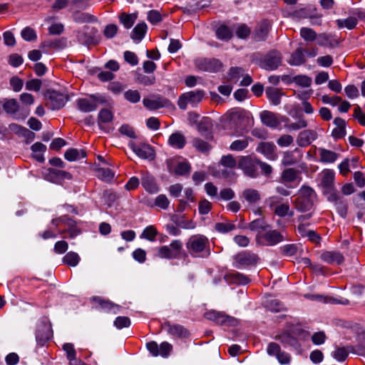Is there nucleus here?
<instances>
[{
    "label": "nucleus",
    "instance_id": "f257e3e1",
    "mask_svg": "<svg viewBox=\"0 0 365 365\" xmlns=\"http://www.w3.org/2000/svg\"><path fill=\"white\" fill-rule=\"evenodd\" d=\"M186 248L192 257H207L210 255V241L204 235H195L190 237Z\"/></svg>",
    "mask_w": 365,
    "mask_h": 365
},
{
    "label": "nucleus",
    "instance_id": "f03ea898",
    "mask_svg": "<svg viewBox=\"0 0 365 365\" xmlns=\"http://www.w3.org/2000/svg\"><path fill=\"white\" fill-rule=\"evenodd\" d=\"M317 194L314 190L309 186L303 185L299 190L298 197L294 200V208L301 212L310 211L314 204Z\"/></svg>",
    "mask_w": 365,
    "mask_h": 365
},
{
    "label": "nucleus",
    "instance_id": "7ed1b4c3",
    "mask_svg": "<svg viewBox=\"0 0 365 365\" xmlns=\"http://www.w3.org/2000/svg\"><path fill=\"white\" fill-rule=\"evenodd\" d=\"M204 96L205 91L202 90H195L184 93L179 96L178 106L181 110H185L187 109L188 104L192 107L196 106L202 101Z\"/></svg>",
    "mask_w": 365,
    "mask_h": 365
},
{
    "label": "nucleus",
    "instance_id": "20e7f679",
    "mask_svg": "<svg viewBox=\"0 0 365 365\" xmlns=\"http://www.w3.org/2000/svg\"><path fill=\"white\" fill-rule=\"evenodd\" d=\"M233 266L237 269L255 266L259 260L257 254L250 251H242L233 257Z\"/></svg>",
    "mask_w": 365,
    "mask_h": 365
},
{
    "label": "nucleus",
    "instance_id": "39448f33",
    "mask_svg": "<svg viewBox=\"0 0 365 365\" xmlns=\"http://www.w3.org/2000/svg\"><path fill=\"white\" fill-rule=\"evenodd\" d=\"M46 106L53 110H60L68 101L67 95L53 90H48L45 95Z\"/></svg>",
    "mask_w": 365,
    "mask_h": 365
},
{
    "label": "nucleus",
    "instance_id": "423d86ee",
    "mask_svg": "<svg viewBox=\"0 0 365 365\" xmlns=\"http://www.w3.org/2000/svg\"><path fill=\"white\" fill-rule=\"evenodd\" d=\"M259 160L250 156H243L240 158L238 167L242 170L247 176L256 178L259 176L258 168Z\"/></svg>",
    "mask_w": 365,
    "mask_h": 365
},
{
    "label": "nucleus",
    "instance_id": "0eeeda50",
    "mask_svg": "<svg viewBox=\"0 0 365 365\" xmlns=\"http://www.w3.org/2000/svg\"><path fill=\"white\" fill-rule=\"evenodd\" d=\"M98 103H105V100L98 95H91L89 98H81L76 100L78 109L83 113L95 111L98 108Z\"/></svg>",
    "mask_w": 365,
    "mask_h": 365
},
{
    "label": "nucleus",
    "instance_id": "6e6552de",
    "mask_svg": "<svg viewBox=\"0 0 365 365\" xmlns=\"http://www.w3.org/2000/svg\"><path fill=\"white\" fill-rule=\"evenodd\" d=\"M143 106L150 110H155L162 108H169L173 106L172 102L160 95H153L149 98L143 99Z\"/></svg>",
    "mask_w": 365,
    "mask_h": 365
},
{
    "label": "nucleus",
    "instance_id": "1a4fd4ad",
    "mask_svg": "<svg viewBox=\"0 0 365 365\" xmlns=\"http://www.w3.org/2000/svg\"><path fill=\"white\" fill-rule=\"evenodd\" d=\"M88 26H84L81 31H78L76 34L78 41L85 46H89L90 45H97L100 43L101 38L97 36V29L93 28L91 32H88Z\"/></svg>",
    "mask_w": 365,
    "mask_h": 365
},
{
    "label": "nucleus",
    "instance_id": "9d476101",
    "mask_svg": "<svg viewBox=\"0 0 365 365\" xmlns=\"http://www.w3.org/2000/svg\"><path fill=\"white\" fill-rule=\"evenodd\" d=\"M205 317L206 319L222 326H236L238 324L235 318L215 310L206 312Z\"/></svg>",
    "mask_w": 365,
    "mask_h": 365
},
{
    "label": "nucleus",
    "instance_id": "9b49d317",
    "mask_svg": "<svg viewBox=\"0 0 365 365\" xmlns=\"http://www.w3.org/2000/svg\"><path fill=\"white\" fill-rule=\"evenodd\" d=\"M257 240H263L266 245L274 246L284 241L285 236L282 232L269 228L265 232L257 234Z\"/></svg>",
    "mask_w": 365,
    "mask_h": 365
},
{
    "label": "nucleus",
    "instance_id": "f8f14e48",
    "mask_svg": "<svg viewBox=\"0 0 365 365\" xmlns=\"http://www.w3.org/2000/svg\"><path fill=\"white\" fill-rule=\"evenodd\" d=\"M282 55L277 51H272L267 53L260 62L259 66L267 71L277 69L282 63Z\"/></svg>",
    "mask_w": 365,
    "mask_h": 365
},
{
    "label": "nucleus",
    "instance_id": "ddd939ff",
    "mask_svg": "<svg viewBox=\"0 0 365 365\" xmlns=\"http://www.w3.org/2000/svg\"><path fill=\"white\" fill-rule=\"evenodd\" d=\"M146 347L153 356H160L163 358H167L173 349V346L167 341L158 346L156 341H152L146 344Z\"/></svg>",
    "mask_w": 365,
    "mask_h": 365
},
{
    "label": "nucleus",
    "instance_id": "4468645a",
    "mask_svg": "<svg viewBox=\"0 0 365 365\" xmlns=\"http://www.w3.org/2000/svg\"><path fill=\"white\" fill-rule=\"evenodd\" d=\"M91 301L94 304V307L98 310L117 314L120 309V306L118 304H114L110 300L105 299L101 297H93Z\"/></svg>",
    "mask_w": 365,
    "mask_h": 365
},
{
    "label": "nucleus",
    "instance_id": "2eb2a0df",
    "mask_svg": "<svg viewBox=\"0 0 365 365\" xmlns=\"http://www.w3.org/2000/svg\"><path fill=\"white\" fill-rule=\"evenodd\" d=\"M57 221H65L64 225L67 226L66 229L59 231L61 235L68 233L71 238H74L81 233V230L76 227V222L68 216L63 215L58 218L53 219L51 223L57 224Z\"/></svg>",
    "mask_w": 365,
    "mask_h": 365
},
{
    "label": "nucleus",
    "instance_id": "dca6fc26",
    "mask_svg": "<svg viewBox=\"0 0 365 365\" xmlns=\"http://www.w3.org/2000/svg\"><path fill=\"white\" fill-rule=\"evenodd\" d=\"M195 64L197 68L204 71L217 72L222 68V63L218 59L199 58L195 60Z\"/></svg>",
    "mask_w": 365,
    "mask_h": 365
},
{
    "label": "nucleus",
    "instance_id": "f3484780",
    "mask_svg": "<svg viewBox=\"0 0 365 365\" xmlns=\"http://www.w3.org/2000/svg\"><path fill=\"white\" fill-rule=\"evenodd\" d=\"M319 259L325 263L331 265H340L344 261L343 255L336 250L331 251H322L319 253Z\"/></svg>",
    "mask_w": 365,
    "mask_h": 365
},
{
    "label": "nucleus",
    "instance_id": "a211bd4d",
    "mask_svg": "<svg viewBox=\"0 0 365 365\" xmlns=\"http://www.w3.org/2000/svg\"><path fill=\"white\" fill-rule=\"evenodd\" d=\"M132 150L140 158L153 160L155 158V151L148 144L135 145L134 143H130Z\"/></svg>",
    "mask_w": 365,
    "mask_h": 365
},
{
    "label": "nucleus",
    "instance_id": "6ab92c4d",
    "mask_svg": "<svg viewBox=\"0 0 365 365\" xmlns=\"http://www.w3.org/2000/svg\"><path fill=\"white\" fill-rule=\"evenodd\" d=\"M162 327L173 337L183 339L189 336L188 331L180 324H172L170 322H165L162 324Z\"/></svg>",
    "mask_w": 365,
    "mask_h": 365
},
{
    "label": "nucleus",
    "instance_id": "aec40b11",
    "mask_svg": "<svg viewBox=\"0 0 365 365\" xmlns=\"http://www.w3.org/2000/svg\"><path fill=\"white\" fill-rule=\"evenodd\" d=\"M72 175L64 170L49 168L46 179L51 182L61 184L64 180H71Z\"/></svg>",
    "mask_w": 365,
    "mask_h": 365
},
{
    "label": "nucleus",
    "instance_id": "412c9836",
    "mask_svg": "<svg viewBox=\"0 0 365 365\" xmlns=\"http://www.w3.org/2000/svg\"><path fill=\"white\" fill-rule=\"evenodd\" d=\"M270 29V23L267 20L259 22L253 33L252 38L255 41H264L267 39Z\"/></svg>",
    "mask_w": 365,
    "mask_h": 365
},
{
    "label": "nucleus",
    "instance_id": "4be33fe9",
    "mask_svg": "<svg viewBox=\"0 0 365 365\" xmlns=\"http://www.w3.org/2000/svg\"><path fill=\"white\" fill-rule=\"evenodd\" d=\"M186 138L180 131L173 133L168 138V144L175 149H182L186 145Z\"/></svg>",
    "mask_w": 365,
    "mask_h": 365
},
{
    "label": "nucleus",
    "instance_id": "5701e85b",
    "mask_svg": "<svg viewBox=\"0 0 365 365\" xmlns=\"http://www.w3.org/2000/svg\"><path fill=\"white\" fill-rule=\"evenodd\" d=\"M334 173L331 170H324L320 177L319 185L323 191H329L330 189L334 187Z\"/></svg>",
    "mask_w": 365,
    "mask_h": 365
},
{
    "label": "nucleus",
    "instance_id": "b1692460",
    "mask_svg": "<svg viewBox=\"0 0 365 365\" xmlns=\"http://www.w3.org/2000/svg\"><path fill=\"white\" fill-rule=\"evenodd\" d=\"M262 123L271 128H276L279 125L280 121L277 115L269 110H263L259 115Z\"/></svg>",
    "mask_w": 365,
    "mask_h": 365
},
{
    "label": "nucleus",
    "instance_id": "393cba45",
    "mask_svg": "<svg viewBox=\"0 0 365 365\" xmlns=\"http://www.w3.org/2000/svg\"><path fill=\"white\" fill-rule=\"evenodd\" d=\"M51 331L50 327L45 324H41L36 333V342L40 346H43L51 338Z\"/></svg>",
    "mask_w": 365,
    "mask_h": 365
},
{
    "label": "nucleus",
    "instance_id": "a878e982",
    "mask_svg": "<svg viewBox=\"0 0 365 365\" xmlns=\"http://www.w3.org/2000/svg\"><path fill=\"white\" fill-rule=\"evenodd\" d=\"M141 184L149 193L154 194L158 192V187L154 177L148 173L143 174Z\"/></svg>",
    "mask_w": 365,
    "mask_h": 365
},
{
    "label": "nucleus",
    "instance_id": "bb28decb",
    "mask_svg": "<svg viewBox=\"0 0 365 365\" xmlns=\"http://www.w3.org/2000/svg\"><path fill=\"white\" fill-rule=\"evenodd\" d=\"M225 279L229 283L238 284L241 285L247 284L250 282L248 277L237 272L227 273L225 275Z\"/></svg>",
    "mask_w": 365,
    "mask_h": 365
},
{
    "label": "nucleus",
    "instance_id": "cd10ccee",
    "mask_svg": "<svg viewBox=\"0 0 365 365\" xmlns=\"http://www.w3.org/2000/svg\"><path fill=\"white\" fill-rule=\"evenodd\" d=\"M317 138V133L312 130H305L299 133L297 143L301 147H305Z\"/></svg>",
    "mask_w": 365,
    "mask_h": 365
},
{
    "label": "nucleus",
    "instance_id": "c85d7f7f",
    "mask_svg": "<svg viewBox=\"0 0 365 365\" xmlns=\"http://www.w3.org/2000/svg\"><path fill=\"white\" fill-rule=\"evenodd\" d=\"M334 124L336 125V128L333 129L331 132V136L335 139H340L344 138L346 135L345 120L341 118H336L334 120Z\"/></svg>",
    "mask_w": 365,
    "mask_h": 365
},
{
    "label": "nucleus",
    "instance_id": "c756f323",
    "mask_svg": "<svg viewBox=\"0 0 365 365\" xmlns=\"http://www.w3.org/2000/svg\"><path fill=\"white\" fill-rule=\"evenodd\" d=\"M306 61L304 50L302 47L297 48L291 55L288 63L292 66H300Z\"/></svg>",
    "mask_w": 365,
    "mask_h": 365
},
{
    "label": "nucleus",
    "instance_id": "7c9ffc66",
    "mask_svg": "<svg viewBox=\"0 0 365 365\" xmlns=\"http://www.w3.org/2000/svg\"><path fill=\"white\" fill-rule=\"evenodd\" d=\"M67 41L65 38H56L53 40H46L41 44V48L62 49L66 47Z\"/></svg>",
    "mask_w": 365,
    "mask_h": 365
},
{
    "label": "nucleus",
    "instance_id": "2f4dec72",
    "mask_svg": "<svg viewBox=\"0 0 365 365\" xmlns=\"http://www.w3.org/2000/svg\"><path fill=\"white\" fill-rule=\"evenodd\" d=\"M86 157V152L84 150L70 148L64 153V158L68 161H76Z\"/></svg>",
    "mask_w": 365,
    "mask_h": 365
},
{
    "label": "nucleus",
    "instance_id": "473e14b6",
    "mask_svg": "<svg viewBox=\"0 0 365 365\" xmlns=\"http://www.w3.org/2000/svg\"><path fill=\"white\" fill-rule=\"evenodd\" d=\"M212 121L209 117H202L198 124L196 125L197 131L201 135L210 133L212 128Z\"/></svg>",
    "mask_w": 365,
    "mask_h": 365
},
{
    "label": "nucleus",
    "instance_id": "72a5a7b5",
    "mask_svg": "<svg viewBox=\"0 0 365 365\" xmlns=\"http://www.w3.org/2000/svg\"><path fill=\"white\" fill-rule=\"evenodd\" d=\"M248 227L252 231H257V234H262L270 228V225L263 219H256L249 224Z\"/></svg>",
    "mask_w": 365,
    "mask_h": 365
},
{
    "label": "nucleus",
    "instance_id": "f704fd0d",
    "mask_svg": "<svg viewBox=\"0 0 365 365\" xmlns=\"http://www.w3.org/2000/svg\"><path fill=\"white\" fill-rule=\"evenodd\" d=\"M147 29L148 27L145 22L138 24L132 31L131 38L133 41H140L144 38Z\"/></svg>",
    "mask_w": 365,
    "mask_h": 365
},
{
    "label": "nucleus",
    "instance_id": "c9c22d12",
    "mask_svg": "<svg viewBox=\"0 0 365 365\" xmlns=\"http://www.w3.org/2000/svg\"><path fill=\"white\" fill-rule=\"evenodd\" d=\"M265 94L269 101L274 105L278 106L281 103V93L279 90L273 87H268L265 91Z\"/></svg>",
    "mask_w": 365,
    "mask_h": 365
},
{
    "label": "nucleus",
    "instance_id": "e433bc0d",
    "mask_svg": "<svg viewBox=\"0 0 365 365\" xmlns=\"http://www.w3.org/2000/svg\"><path fill=\"white\" fill-rule=\"evenodd\" d=\"M34 158L39 162H43V153L46 150V146L40 142L35 143L31 148Z\"/></svg>",
    "mask_w": 365,
    "mask_h": 365
},
{
    "label": "nucleus",
    "instance_id": "4c0bfd02",
    "mask_svg": "<svg viewBox=\"0 0 365 365\" xmlns=\"http://www.w3.org/2000/svg\"><path fill=\"white\" fill-rule=\"evenodd\" d=\"M352 346H348L346 347H337L336 350L332 352L331 356L338 361H344L349 356V353L351 352Z\"/></svg>",
    "mask_w": 365,
    "mask_h": 365
},
{
    "label": "nucleus",
    "instance_id": "58836bf2",
    "mask_svg": "<svg viewBox=\"0 0 365 365\" xmlns=\"http://www.w3.org/2000/svg\"><path fill=\"white\" fill-rule=\"evenodd\" d=\"M275 339L279 340L282 344L294 347L298 346V340L297 338L291 335L289 333L284 332L275 336Z\"/></svg>",
    "mask_w": 365,
    "mask_h": 365
},
{
    "label": "nucleus",
    "instance_id": "ea45409f",
    "mask_svg": "<svg viewBox=\"0 0 365 365\" xmlns=\"http://www.w3.org/2000/svg\"><path fill=\"white\" fill-rule=\"evenodd\" d=\"M215 34L220 40L227 41L232 38V31L225 25H220L215 31Z\"/></svg>",
    "mask_w": 365,
    "mask_h": 365
},
{
    "label": "nucleus",
    "instance_id": "a19ab883",
    "mask_svg": "<svg viewBox=\"0 0 365 365\" xmlns=\"http://www.w3.org/2000/svg\"><path fill=\"white\" fill-rule=\"evenodd\" d=\"M3 108L8 114H14L19 109V105L15 98L4 99Z\"/></svg>",
    "mask_w": 365,
    "mask_h": 365
},
{
    "label": "nucleus",
    "instance_id": "79ce46f5",
    "mask_svg": "<svg viewBox=\"0 0 365 365\" xmlns=\"http://www.w3.org/2000/svg\"><path fill=\"white\" fill-rule=\"evenodd\" d=\"M299 174V171L297 170L294 168H287L282 173V181L287 183L292 182L297 179Z\"/></svg>",
    "mask_w": 365,
    "mask_h": 365
},
{
    "label": "nucleus",
    "instance_id": "37998d69",
    "mask_svg": "<svg viewBox=\"0 0 365 365\" xmlns=\"http://www.w3.org/2000/svg\"><path fill=\"white\" fill-rule=\"evenodd\" d=\"M320 160L326 163H332L336 161L338 154L334 151L324 148L319 149Z\"/></svg>",
    "mask_w": 365,
    "mask_h": 365
},
{
    "label": "nucleus",
    "instance_id": "c03bdc74",
    "mask_svg": "<svg viewBox=\"0 0 365 365\" xmlns=\"http://www.w3.org/2000/svg\"><path fill=\"white\" fill-rule=\"evenodd\" d=\"M192 146L202 153H208L212 149V145L207 142L199 138H195L192 141Z\"/></svg>",
    "mask_w": 365,
    "mask_h": 365
},
{
    "label": "nucleus",
    "instance_id": "a18cd8bd",
    "mask_svg": "<svg viewBox=\"0 0 365 365\" xmlns=\"http://www.w3.org/2000/svg\"><path fill=\"white\" fill-rule=\"evenodd\" d=\"M242 197L250 204H255L259 201L261 195L258 190L255 189H246L242 192Z\"/></svg>",
    "mask_w": 365,
    "mask_h": 365
},
{
    "label": "nucleus",
    "instance_id": "49530a36",
    "mask_svg": "<svg viewBox=\"0 0 365 365\" xmlns=\"http://www.w3.org/2000/svg\"><path fill=\"white\" fill-rule=\"evenodd\" d=\"M336 23L339 29L346 27V29L351 30L357 25L358 20L356 17L349 16L346 19H337Z\"/></svg>",
    "mask_w": 365,
    "mask_h": 365
},
{
    "label": "nucleus",
    "instance_id": "de8ad7c7",
    "mask_svg": "<svg viewBox=\"0 0 365 365\" xmlns=\"http://www.w3.org/2000/svg\"><path fill=\"white\" fill-rule=\"evenodd\" d=\"M174 222L178 227L185 230H192L196 227V223L193 220H187L184 216L178 217Z\"/></svg>",
    "mask_w": 365,
    "mask_h": 365
},
{
    "label": "nucleus",
    "instance_id": "09e8293b",
    "mask_svg": "<svg viewBox=\"0 0 365 365\" xmlns=\"http://www.w3.org/2000/svg\"><path fill=\"white\" fill-rule=\"evenodd\" d=\"M265 307L273 312H279L284 309L283 304L276 299H267L265 302Z\"/></svg>",
    "mask_w": 365,
    "mask_h": 365
},
{
    "label": "nucleus",
    "instance_id": "8fccbe9b",
    "mask_svg": "<svg viewBox=\"0 0 365 365\" xmlns=\"http://www.w3.org/2000/svg\"><path fill=\"white\" fill-rule=\"evenodd\" d=\"M275 145L272 143H261L257 147V150L264 154L267 158H271L274 154Z\"/></svg>",
    "mask_w": 365,
    "mask_h": 365
},
{
    "label": "nucleus",
    "instance_id": "3c124183",
    "mask_svg": "<svg viewBox=\"0 0 365 365\" xmlns=\"http://www.w3.org/2000/svg\"><path fill=\"white\" fill-rule=\"evenodd\" d=\"M113 118V113L107 108H103L98 113V123L101 126L102 123H108L111 122Z\"/></svg>",
    "mask_w": 365,
    "mask_h": 365
},
{
    "label": "nucleus",
    "instance_id": "603ef678",
    "mask_svg": "<svg viewBox=\"0 0 365 365\" xmlns=\"http://www.w3.org/2000/svg\"><path fill=\"white\" fill-rule=\"evenodd\" d=\"M249 145V138H243L234 140L230 145V149L232 151H242L247 148Z\"/></svg>",
    "mask_w": 365,
    "mask_h": 365
},
{
    "label": "nucleus",
    "instance_id": "864d4df0",
    "mask_svg": "<svg viewBox=\"0 0 365 365\" xmlns=\"http://www.w3.org/2000/svg\"><path fill=\"white\" fill-rule=\"evenodd\" d=\"M296 151H297V149H295L293 151H287L284 153L282 163L284 166L293 165L297 163L299 158L294 156V152Z\"/></svg>",
    "mask_w": 365,
    "mask_h": 365
},
{
    "label": "nucleus",
    "instance_id": "5fc2aeb1",
    "mask_svg": "<svg viewBox=\"0 0 365 365\" xmlns=\"http://www.w3.org/2000/svg\"><path fill=\"white\" fill-rule=\"evenodd\" d=\"M79 261L80 257L74 252H69L63 257V263L71 267H76Z\"/></svg>",
    "mask_w": 365,
    "mask_h": 365
},
{
    "label": "nucleus",
    "instance_id": "6e6d98bb",
    "mask_svg": "<svg viewBox=\"0 0 365 365\" xmlns=\"http://www.w3.org/2000/svg\"><path fill=\"white\" fill-rule=\"evenodd\" d=\"M300 36L306 41H314L317 39V33L310 28L302 27L300 29Z\"/></svg>",
    "mask_w": 365,
    "mask_h": 365
},
{
    "label": "nucleus",
    "instance_id": "4d7b16f0",
    "mask_svg": "<svg viewBox=\"0 0 365 365\" xmlns=\"http://www.w3.org/2000/svg\"><path fill=\"white\" fill-rule=\"evenodd\" d=\"M74 20L80 24L97 21L96 17L88 13H78L75 15Z\"/></svg>",
    "mask_w": 365,
    "mask_h": 365
},
{
    "label": "nucleus",
    "instance_id": "13d9d810",
    "mask_svg": "<svg viewBox=\"0 0 365 365\" xmlns=\"http://www.w3.org/2000/svg\"><path fill=\"white\" fill-rule=\"evenodd\" d=\"M135 81L145 86H151L155 83V77L154 76L138 73L135 78Z\"/></svg>",
    "mask_w": 365,
    "mask_h": 365
},
{
    "label": "nucleus",
    "instance_id": "bf43d9fd",
    "mask_svg": "<svg viewBox=\"0 0 365 365\" xmlns=\"http://www.w3.org/2000/svg\"><path fill=\"white\" fill-rule=\"evenodd\" d=\"M124 98L131 103H136L140 100V93L138 90L129 89L124 93Z\"/></svg>",
    "mask_w": 365,
    "mask_h": 365
},
{
    "label": "nucleus",
    "instance_id": "052dcab7",
    "mask_svg": "<svg viewBox=\"0 0 365 365\" xmlns=\"http://www.w3.org/2000/svg\"><path fill=\"white\" fill-rule=\"evenodd\" d=\"M158 235L157 230L152 225L146 227L140 235V238L146 239L149 241H154Z\"/></svg>",
    "mask_w": 365,
    "mask_h": 365
},
{
    "label": "nucleus",
    "instance_id": "680f3d73",
    "mask_svg": "<svg viewBox=\"0 0 365 365\" xmlns=\"http://www.w3.org/2000/svg\"><path fill=\"white\" fill-rule=\"evenodd\" d=\"M307 126V121L302 118H300L299 120L296 123H287L284 125V128L289 130H297L302 128H304Z\"/></svg>",
    "mask_w": 365,
    "mask_h": 365
},
{
    "label": "nucleus",
    "instance_id": "e2e57ef3",
    "mask_svg": "<svg viewBox=\"0 0 365 365\" xmlns=\"http://www.w3.org/2000/svg\"><path fill=\"white\" fill-rule=\"evenodd\" d=\"M236 35L240 38H247L251 34L250 29L245 24H239L236 27Z\"/></svg>",
    "mask_w": 365,
    "mask_h": 365
},
{
    "label": "nucleus",
    "instance_id": "0e129e2a",
    "mask_svg": "<svg viewBox=\"0 0 365 365\" xmlns=\"http://www.w3.org/2000/svg\"><path fill=\"white\" fill-rule=\"evenodd\" d=\"M156 255L160 258L175 259V255L167 245L161 246L157 249Z\"/></svg>",
    "mask_w": 365,
    "mask_h": 365
},
{
    "label": "nucleus",
    "instance_id": "69168bd1",
    "mask_svg": "<svg viewBox=\"0 0 365 365\" xmlns=\"http://www.w3.org/2000/svg\"><path fill=\"white\" fill-rule=\"evenodd\" d=\"M293 81L304 88L309 87L312 84V78L307 76L299 75L294 77Z\"/></svg>",
    "mask_w": 365,
    "mask_h": 365
},
{
    "label": "nucleus",
    "instance_id": "338daca9",
    "mask_svg": "<svg viewBox=\"0 0 365 365\" xmlns=\"http://www.w3.org/2000/svg\"><path fill=\"white\" fill-rule=\"evenodd\" d=\"M103 201L110 207L117 200V195L111 190H106L103 192Z\"/></svg>",
    "mask_w": 365,
    "mask_h": 365
},
{
    "label": "nucleus",
    "instance_id": "774afa93",
    "mask_svg": "<svg viewBox=\"0 0 365 365\" xmlns=\"http://www.w3.org/2000/svg\"><path fill=\"white\" fill-rule=\"evenodd\" d=\"M135 17L131 14H123L120 16V21L125 29H130L134 24Z\"/></svg>",
    "mask_w": 365,
    "mask_h": 365
}]
</instances>
